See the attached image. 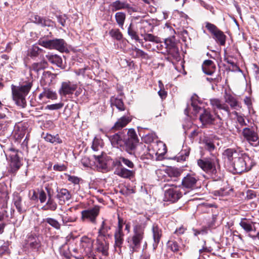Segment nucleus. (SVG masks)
Returning <instances> with one entry per match:
<instances>
[{"instance_id":"47","label":"nucleus","mask_w":259,"mask_h":259,"mask_svg":"<svg viewBox=\"0 0 259 259\" xmlns=\"http://www.w3.org/2000/svg\"><path fill=\"white\" fill-rule=\"evenodd\" d=\"M21 198L20 196L16 195L14 198V203L19 212H22L23 209L21 207Z\"/></svg>"},{"instance_id":"57","label":"nucleus","mask_w":259,"mask_h":259,"mask_svg":"<svg viewBox=\"0 0 259 259\" xmlns=\"http://www.w3.org/2000/svg\"><path fill=\"white\" fill-rule=\"evenodd\" d=\"M256 196V193L254 191L252 190H248L246 192V198L248 199H252L255 198Z\"/></svg>"},{"instance_id":"17","label":"nucleus","mask_w":259,"mask_h":259,"mask_svg":"<svg viewBox=\"0 0 259 259\" xmlns=\"http://www.w3.org/2000/svg\"><path fill=\"white\" fill-rule=\"evenodd\" d=\"M132 119V117L129 115L123 116L118 119L112 126L111 130L113 131L120 130L126 126L127 124L131 121Z\"/></svg>"},{"instance_id":"4","label":"nucleus","mask_w":259,"mask_h":259,"mask_svg":"<svg viewBox=\"0 0 259 259\" xmlns=\"http://www.w3.org/2000/svg\"><path fill=\"white\" fill-rule=\"evenodd\" d=\"M146 224L135 223L133 226V234L127 238L128 246L132 252H137L140 249L145 236Z\"/></svg>"},{"instance_id":"54","label":"nucleus","mask_w":259,"mask_h":259,"mask_svg":"<svg viewBox=\"0 0 259 259\" xmlns=\"http://www.w3.org/2000/svg\"><path fill=\"white\" fill-rule=\"evenodd\" d=\"M64 104L62 103H59L54 104L48 105L46 107V109L54 110H58L62 108Z\"/></svg>"},{"instance_id":"35","label":"nucleus","mask_w":259,"mask_h":259,"mask_svg":"<svg viewBox=\"0 0 259 259\" xmlns=\"http://www.w3.org/2000/svg\"><path fill=\"white\" fill-rule=\"evenodd\" d=\"M239 224L246 232H249L253 230V223L247 221L246 219H242Z\"/></svg>"},{"instance_id":"12","label":"nucleus","mask_w":259,"mask_h":259,"mask_svg":"<svg viewBox=\"0 0 259 259\" xmlns=\"http://www.w3.org/2000/svg\"><path fill=\"white\" fill-rule=\"evenodd\" d=\"M198 181L199 177L195 174H187L182 180V186L184 188L193 190L197 188Z\"/></svg>"},{"instance_id":"39","label":"nucleus","mask_w":259,"mask_h":259,"mask_svg":"<svg viewBox=\"0 0 259 259\" xmlns=\"http://www.w3.org/2000/svg\"><path fill=\"white\" fill-rule=\"evenodd\" d=\"M110 229V227L106 224L105 221H103L98 231L99 236H105Z\"/></svg>"},{"instance_id":"5","label":"nucleus","mask_w":259,"mask_h":259,"mask_svg":"<svg viewBox=\"0 0 259 259\" xmlns=\"http://www.w3.org/2000/svg\"><path fill=\"white\" fill-rule=\"evenodd\" d=\"M31 86V83L29 82L21 86H12L13 98L18 106L22 108L25 107V97L29 92Z\"/></svg>"},{"instance_id":"14","label":"nucleus","mask_w":259,"mask_h":259,"mask_svg":"<svg viewBox=\"0 0 259 259\" xmlns=\"http://www.w3.org/2000/svg\"><path fill=\"white\" fill-rule=\"evenodd\" d=\"M198 165L205 172L214 173L216 171L213 160L209 158H203L197 160Z\"/></svg>"},{"instance_id":"29","label":"nucleus","mask_w":259,"mask_h":259,"mask_svg":"<svg viewBox=\"0 0 259 259\" xmlns=\"http://www.w3.org/2000/svg\"><path fill=\"white\" fill-rule=\"evenodd\" d=\"M46 57L52 64H55L59 67L62 66V59L59 56L57 55L48 54L46 56Z\"/></svg>"},{"instance_id":"60","label":"nucleus","mask_w":259,"mask_h":259,"mask_svg":"<svg viewBox=\"0 0 259 259\" xmlns=\"http://www.w3.org/2000/svg\"><path fill=\"white\" fill-rule=\"evenodd\" d=\"M144 139L146 143H151L153 141L154 139V136L153 134L147 135L145 137Z\"/></svg>"},{"instance_id":"9","label":"nucleus","mask_w":259,"mask_h":259,"mask_svg":"<svg viewBox=\"0 0 259 259\" xmlns=\"http://www.w3.org/2000/svg\"><path fill=\"white\" fill-rule=\"evenodd\" d=\"M182 196V193L179 188L174 185H171L170 187L166 189L164 192V201L170 202H175L177 201Z\"/></svg>"},{"instance_id":"32","label":"nucleus","mask_w":259,"mask_h":259,"mask_svg":"<svg viewBox=\"0 0 259 259\" xmlns=\"http://www.w3.org/2000/svg\"><path fill=\"white\" fill-rule=\"evenodd\" d=\"M152 232H153V239L154 241V243L153 244L154 248L155 249L158 243L159 242L161 233L160 230L158 228L157 226H153L152 228Z\"/></svg>"},{"instance_id":"38","label":"nucleus","mask_w":259,"mask_h":259,"mask_svg":"<svg viewBox=\"0 0 259 259\" xmlns=\"http://www.w3.org/2000/svg\"><path fill=\"white\" fill-rule=\"evenodd\" d=\"M45 140L47 142L53 144H60L62 142V140L59 138L58 135L53 136L51 134H47L44 137Z\"/></svg>"},{"instance_id":"1","label":"nucleus","mask_w":259,"mask_h":259,"mask_svg":"<svg viewBox=\"0 0 259 259\" xmlns=\"http://www.w3.org/2000/svg\"><path fill=\"white\" fill-rule=\"evenodd\" d=\"M224 97V103L218 99L210 100V104L214 112L219 110L222 111L223 116L229 117L231 114V109L237 111L242 108L241 103L232 95L225 93Z\"/></svg>"},{"instance_id":"21","label":"nucleus","mask_w":259,"mask_h":259,"mask_svg":"<svg viewBox=\"0 0 259 259\" xmlns=\"http://www.w3.org/2000/svg\"><path fill=\"white\" fill-rule=\"evenodd\" d=\"M110 6L113 12L120 10H129L131 8L130 5L126 2H122L119 0H116L115 2H112L110 5Z\"/></svg>"},{"instance_id":"6","label":"nucleus","mask_w":259,"mask_h":259,"mask_svg":"<svg viewBox=\"0 0 259 259\" xmlns=\"http://www.w3.org/2000/svg\"><path fill=\"white\" fill-rule=\"evenodd\" d=\"M38 44L49 49H55L60 52H64L67 50V44L63 39L56 38L47 40L40 38Z\"/></svg>"},{"instance_id":"22","label":"nucleus","mask_w":259,"mask_h":259,"mask_svg":"<svg viewBox=\"0 0 259 259\" xmlns=\"http://www.w3.org/2000/svg\"><path fill=\"white\" fill-rule=\"evenodd\" d=\"M123 236L124 234L122 231H121V228L120 227L119 230H116L114 234L115 238V248H119L118 252L121 251V248L122 247L123 242Z\"/></svg>"},{"instance_id":"48","label":"nucleus","mask_w":259,"mask_h":259,"mask_svg":"<svg viewBox=\"0 0 259 259\" xmlns=\"http://www.w3.org/2000/svg\"><path fill=\"white\" fill-rule=\"evenodd\" d=\"M41 51V49L37 46H33L29 51V56L31 58L36 57L38 56Z\"/></svg>"},{"instance_id":"63","label":"nucleus","mask_w":259,"mask_h":259,"mask_svg":"<svg viewBox=\"0 0 259 259\" xmlns=\"http://www.w3.org/2000/svg\"><path fill=\"white\" fill-rule=\"evenodd\" d=\"M66 167L64 165H55L54 166V169L58 171H63L65 169Z\"/></svg>"},{"instance_id":"25","label":"nucleus","mask_w":259,"mask_h":259,"mask_svg":"<svg viewBox=\"0 0 259 259\" xmlns=\"http://www.w3.org/2000/svg\"><path fill=\"white\" fill-rule=\"evenodd\" d=\"M31 21L41 26H50L52 22L50 19L43 18L37 15L31 17Z\"/></svg>"},{"instance_id":"11","label":"nucleus","mask_w":259,"mask_h":259,"mask_svg":"<svg viewBox=\"0 0 259 259\" xmlns=\"http://www.w3.org/2000/svg\"><path fill=\"white\" fill-rule=\"evenodd\" d=\"M242 134L244 138L252 145L256 146L259 145L258 135L252 127L244 128Z\"/></svg>"},{"instance_id":"62","label":"nucleus","mask_w":259,"mask_h":259,"mask_svg":"<svg viewBox=\"0 0 259 259\" xmlns=\"http://www.w3.org/2000/svg\"><path fill=\"white\" fill-rule=\"evenodd\" d=\"M87 68H88V67H84V68H80V69H79L78 70H76L75 71V73L77 75H83L84 74L85 71L87 69Z\"/></svg>"},{"instance_id":"53","label":"nucleus","mask_w":259,"mask_h":259,"mask_svg":"<svg viewBox=\"0 0 259 259\" xmlns=\"http://www.w3.org/2000/svg\"><path fill=\"white\" fill-rule=\"evenodd\" d=\"M205 148L208 150L209 152H212L216 148L213 142L210 141H206L204 143Z\"/></svg>"},{"instance_id":"52","label":"nucleus","mask_w":259,"mask_h":259,"mask_svg":"<svg viewBox=\"0 0 259 259\" xmlns=\"http://www.w3.org/2000/svg\"><path fill=\"white\" fill-rule=\"evenodd\" d=\"M168 246L174 252H177L179 250V246L178 243L175 241H169Z\"/></svg>"},{"instance_id":"55","label":"nucleus","mask_w":259,"mask_h":259,"mask_svg":"<svg viewBox=\"0 0 259 259\" xmlns=\"http://www.w3.org/2000/svg\"><path fill=\"white\" fill-rule=\"evenodd\" d=\"M68 19V18L66 15H59L57 16L58 21L60 23V24L64 27L66 25V20Z\"/></svg>"},{"instance_id":"28","label":"nucleus","mask_w":259,"mask_h":259,"mask_svg":"<svg viewBox=\"0 0 259 259\" xmlns=\"http://www.w3.org/2000/svg\"><path fill=\"white\" fill-rule=\"evenodd\" d=\"M45 97L51 100H55L57 98V95L50 89L45 88L44 91L39 94V99L42 100Z\"/></svg>"},{"instance_id":"27","label":"nucleus","mask_w":259,"mask_h":259,"mask_svg":"<svg viewBox=\"0 0 259 259\" xmlns=\"http://www.w3.org/2000/svg\"><path fill=\"white\" fill-rule=\"evenodd\" d=\"M71 212V208L66 210L64 214H60L63 224L66 225L68 223H73L76 221V217L70 214Z\"/></svg>"},{"instance_id":"40","label":"nucleus","mask_w":259,"mask_h":259,"mask_svg":"<svg viewBox=\"0 0 259 259\" xmlns=\"http://www.w3.org/2000/svg\"><path fill=\"white\" fill-rule=\"evenodd\" d=\"M45 222L47 223L52 227L57 230H59L61 228V224L60 223L55 219L51 218H46L44 220Z\"/></svg>"},{"instance_id":"56","label":"nucleus","mask_w":259,"mask_h":259,"mask_svg":"<svg viewBox=\"0 0 259 259\" xmlns=\"http://www.w3.org/2000/svg\"><path fill=\"white\" fill-rule=\"evenodd\" d=\"M67 179L69 182H71L74 184H78L80 180V179L79 178L76 176L70 175L68 176Z\"/></svg>"},{"instance_id":"24","label":"nucleus","mask_w":259,"mask_h":259,"mask_svg":"<svg viewBox=\"0 0 259 259\" xmlns=\"http://www.w3.org/2000/svg\"><path fill=\"white\" fill-rule=\"evenodd\" d=\"M57 192V198L59 199L60 202L63 203H64L66 201L69 200L71 197L70 192L66 189H61L58 190Z\"/></svg>"},{"instance_id":"42","label":"nucleus","mask_w":259,"mask_h":259,"mask_svg":"<svg viewBox=\"0 0 259 259\" xmlns=\"http://www.w3.org/2000/svg\"><path fill=\"white\" fill-rule=\"evenodd\" d=\"M132 55L135 58L141 57L142 58H146L147 55V54L143 51L137 48H135V49H133Z\"/></svg>"},{"instance_id":"18","label":"nucleus","mask_w":259,"mask_h":259,"mask_svg":"<svg viewBox=\"0 0 259 259\" xmlns=\"http://www.w3.org/2000/svg\"><path fill=\"white\" fill-rule=\"evenodd\" d=\"M115 174L124 179H131L135 176V172L123 166H119L116 169Z\"/></svg>"},{"instance_id":"41","label":"nucleus","mask_w":259,"mask_h":259,"mask_svg":"<svg viewBox=\"0 0 259 259\" xmlns=\"http://www.w3.org/2000/svg\"><path fill=\"white\" fill-rule=\"evenodd\" d=\"M236 154V150L233 148H228L223 153V155L227 158L230 161H233V155Z\"/></svg>"},{"instance_id":"44","label":"nucleus","mask_w":259,"mask_h":259,"mask_svg":"<svg viewBox=\"0 0 259 259\" xmlns=\"http://www.w3.org/2000/svg\"><path fill=\"white\" fill-rule=\"evenodd\" d=\"M57 207V203L50 197L47 203L46 207H44V210H55Z\"/></svg>"},{"instance_id":"46","label":"nucleus","mask_w":259,"mask_h":259,"mask_svg":"<svg viewBox=\"0 0 259 259\" xmlns=\"http://www.w3.org/2000/svg\"><path fill=\"white\" fill-rule=\"evenodd\" d=\"M109 34L112 37H113L118 40L121 39L122 38V34L120 32V31L118 29H111L109 31Z\"/></svg>"},{"instance_id":"20","label":"nucleus","mask_w":259,"mask_h":259,"mask_svg":"<svg viewBox=\"0 0 259 259\" xmlns=\"http://www.w3.org/2000/svg\"><path fill=\"white\" fill-rule=\"evenodd\" d=\"M202 69L205 74L211 75L214 72L216 67L212 61L206 60L203 62L202 65Z\"/></svg>"},{"instance_id":"13","label":"nucleus","mask_w":259,"mask_h":259,"mask_svg":"<svg viewBox=\"0 0 259 259\" xmlns=\"http://www.w3.org/2000/svg\"><path fill=\"white\" fill-rule=\"evenodd\" d=\"M10 152L9 156L10 158V171L12 172H15L17 171L21 165L20 158L18 155V151L14 148L9 149Z\"/></svg>"},{"instance_id":"51","label":"nucleus","mask_w":259,"mask_h":259,"mask_svg":"<svg viewBox=\"0 0 259 259\" xmlns=\"http://www.w3.org/2000/svg\"><path fill=\"white\" fill-rule=\"evenodd\" d=\"M144 37V39L145 41H149L152 42H158V37L155 36L152 34L147 33L144 35H142Z\"/></svg>"},{"instance_id":"26","label":"nucleus","mask_w":259,"mask_h":259,"mask_svg":"<svg viewBox=\"0 0 259 259\" xmlns=\"http://www.w3.org/2000/svg\"><path fill=\"white\" fill-rule=\"evenodd\" d=\"M55 77V74L50 71H45L41 77V83L46 85H50Z\"/></svg>"},{"instance_id":"7","label":"nucleus","mask_w":259,"mask_h":259,"mask_svg":"<svg viewBox=\"0 0 259 259\" xmlns=\"http://www.w3.org/2000/svg\"><path fill=\"white\" fill-rule=\"evenodd\" d=\"M234 167L237 172L240 173L249 170L253 165V162L245 153H242L241 156L233 161Z\"/></svg>"},{"instance_id":"31","label":"nucleus","mask_w":259,"mask_h":259,"mask_svg":"<svg viewBox=\"0 0 259 259\" xmlns=\"http://www.w3.org/2000/svg\"><path fill=\"white\" fill-rule=\"evenodd\" d=\"M109 244L105 241L99 242L97 244V250L105 256H107L108 254Z\"/></svg>"},{"instance_id":"59","label":"nucleus","mask_w":259,"mask_h":259,"mask_svg":"<svg viewBox=\"0 0 259 259\" xmlns=\"http://www.w3.org/2000/svg\"><path fill=\"white\" fill-rule=\"evenodd\" d=\"M46 194L44 191H41L39 194V199L41 203H44L46 200Z\"/></svg>"},{"instance_id":"16","label":"nucleus","mask_w":259,"mask_h":259,"mask_svg":"<svg viewBox=\"0 0 259 259\" xmlns=\"http://www.w3.org/2000/svg\"><path fill=\"white\" fill-rule=\"evenodd\" d=\"M76 88L77 85L76 84L71 83L69 81L63 82L59 90V93L62 96L72 95Z\"/></svg>"},{"instance_id":"33","label":"nucleus","mask_w":259,"mask_h":259,"mask_svg":"<svg viewBox=\"0 0 259 259\" xmlns=\"http://www.w3.org/2000/svg\"><path fill=\"white\" fill-rule=\"evenodd\" d=\"M110 102L111 105L115 106L119 111H124L125 110L124 103L121 99L112 97L110 99Z\"/></svg>"},{"instance_id":"2","label":"nucleus","mask_w":259,"mask_h":259,"mask_svg":"<svg viewBox=\"0 0 259 259\" xmlns=\"http://www.w3.org/2000/svg\"><path fill=\"white\" fill-rule=\"evenodd\" d=\"M148 148L139 142V139L134 129L128 130V139L126 142L125 151L135 157H142L146 154Z\"/></svg>"},{"instance_id":"36","label":"nucleus","mask_w":259,"mask_h":259,"mask_svg":"<svg viewBox=\"0 0 259 259\" xmlns=\"http://www.w3.org/2000/svg\"><path fill=\"white\" fill-rule=\"evenodd\" d=\"M122 163L130 168H133L135 166L134 163L131 160L124 157H119L118 161L117 162V165L118 166H122Z\"/></svg>"},{"instance_id":"45","label":"nucleus","mask_w":259,"mask_h":259,"mask_svg":"<svg viewBox=\"0 0 259 259\" xmlns=\"http://www.w3.org/2000/svg\"><path fill=\"white\" fill-rule=\"evenodd\" d=\"M128 34L132 39H135L140 42V39L136 31L133 29L132 24H131L127 29Z\"/></svg>"},{"instance_id":"8","label":"nucleus","mask_w":259,"mask_h":259,"mask_svg":"<svg viewBox=\"0 0 259 259\" xmlns=\"http://www.w3.org/2000/svg\"><path fill=\"white\" fill-rule=\"evenodd\" d=\"M100 207L95 206L93 208L83 210L81 212V220L82 222H90L96 224V219L99 215Z\"/></svg>"},{"instance_id":"58","label":"nucleus","mask_w":259,"mask_h":259,"mask_svg":"<svg viewBox=\"0 0 259 259\" xmlns=\"http://www.w3.org/2000/svg\"><path fill=\"white\" fill-rule=\"evenodd\" d=\"M95 157L96 158V160L97 162H98L99 164H101V166L102 168L106 167V164L104 162V161H103L102 157V156H95Z\"/></svg>"},{"instance_id":"37","label":"nucleus","mask_w":259,"mask_h":259,"mask_svg":"<svg viewBox=\"0 0 259 259\" xmlns=\"http://www.w3.org/2000/svg\"><path fill=\"white\" fill-rule=\"evenodd\" d=\"M125 14L123 12H117L115 14V18L116 21L119 26L123 29L124 23L125 19Z\"/></svg>"},{"instance_id":"15","label":"nucleus","mask_w":259,"mask_h":259,"mask_svg":"<svg viewBox=\"0 0 259 259\" xmlns=\"http://www.w3.org/2000/svg\"><path fill=\"white\" fill-rule=\"evenodd\" d=\"M122 138L123 137L121 133H117L110 136L109 139L113 146L122 147L125 151L126 142L128 139V131L127 132V137L124 139H123Z\"/></svg>"},{"instance_id":"19","label":"nucleus","mask_w":259,"mask_h":259,"mask_svg":"<svg viewBox=\"0 0 259 259\" xmlns=\"http://www.w3.org/2000/svg\"><path fill=\"white\" fill-rule=\"evenodd\" d=\"M27 125L26 123H20L15 127V133L17 135L18 139L23 138L26 133L27 135L28 134L29 131ZM27 138V136L26 138Z\"/></svg>"},{"instance_id":"3","label":"nucleus","mask_w":259,"mask_h":259,"mask_svg":"<svg viewBox=\"0 0 259 259\" xmlns=\"http://www.w3.org/2000/svg\"><path fill=\"white\" fill-rule=\"evenodd\" d=\"M191 107L194 111V114L200 112L199 119L202 125H206L213 124L217 127H221L223 125V121L220 116L216 112L217 117H213L210 111L205 109L202 108L198 106L195 102H191Z\"/></svg>"},{"instance_id":"49","label":"nucleus","mask_w":259,"mask_h":259,"mask_svg":"<svg viewBox=\"0 0 259 259\" xmlns=\"http://www.w3.org/2000/svg\"><path fill=\"white\" fill-rule=\"evenodd\" d=\"M190 153V149H187L182 150L180 153V155L178 156V161H185L188 157Z\"/></svg>"},{"instance_id":"64","label":"nucleus","mask_w":259,"mask_h":259,"mask_svg":"<svg viewBox=\"0 0 259 259\" xmlns=\"http://www.w3.org/2000/svg\"><path fill=\"white\" fill-rule=\"evenodd\" d=\"M254 66L255 77L257 80H259V67L255 64H254Z\"/></svg>"},{"instance_id":"61","label":"nucleus","mask_w":259,"mask_h":259,"mask_svg":"<svg viewBox=\"0 0 259 259\" xmlns=\"http://www.w3.org/2000/svg\"><path fill=\"white\" fill-rule=\"evenodd\" d=\"M186 229L183 226H181L180 228L176 229L175 232V234H177L178 235H180L183 234L185 232Z\"/></svg>"},{"instance_id":"34","label":"nucleus","mask_w":259,"mask_h":259,"mask_svg":"<svg viewBox=\"0 0 259 259\" xmlns=\"http://www.w3.org/2000/svg\"><path fill=\"white\" fill-rule=\"evenodd\" d=\"M93 241L87 237H83L81 239L80 246L90 251L93 247Z\"/></svg>"},{"instance_id":"23","label":"nucleus","mask_w":259,"mask_h":259,"mask_svg":"<svg viewBox=\"0 0 259 259\" xmlns=\"http://www.w3.org/2000/svg\"><path fill=\"white\" fill-rule=\"evenodd\" d=\"M28 245L32 250H38L40 247V242L36 236L30 235L28 238Z\"/></svg>"},{"instance_id":"30","label":"nucleus","mask_w":259,"mask_h":259,"mask_svg":"<svg viewBox=\"0 0 259 259\" xmlns=\"http://www.w3.org/2000/svg\"><path fill=\"white\" fill-rule=\"evenodd\" d=\"M48 66L47 62L45 60H42L40 62L33 63L30 67V70L38 73L39 71L46 68Z\"/></svg>"},{"instance_id":"43","label":"nucleus","mask_w":259,"mask_h":259,"mask_svg":"<svg viewBox=\"0 0 259 259\" xmlns=\"http://www.w3.org/2000/svg\"><path fill=\"white\" fill-rule=\"evenodd\" d=\"M232 113L236 116L237 122L241 126H242L247 125L245 121L244 115L239 114L236 111H233Z\"/></svg>"},{"instance_id":"50","label":"nucleus","mask_w":259,"mask_h":259,"mask_svg":"<svg viewBox=\"0 0 259 259\" xmlns=\"http://www.w3.org/2000/svg\"><path fill=\"white\" fill-rule=\"evenodd\" d=\"M167 174L171 177H178L181 175L180 170L178 168L174 167L169 168L167 170Z\"/></svg>"},{"instance_id":"10","label":"nucleus","mask_w":259,"mask_h":259,"mask_svg":"<svg viewBox=\"0 0 259 259\" xmlns=\"http://www.w3.org/2000/svg\"><path fill=\"white\" fill-rule=\"evenodd\" d=\"M205 27L213 35V38L218 43L222 46L225 45L226 36L223 31L219 29L215 25L209 22L206 23Z\"/></svg>"}]
</instances>
